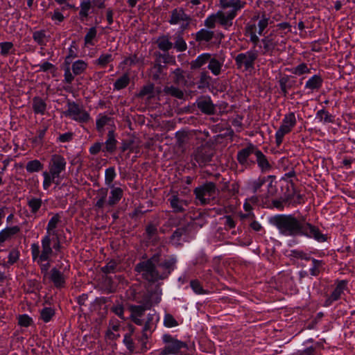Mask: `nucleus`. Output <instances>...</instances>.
I'll return each instance as SVG.
<instances>
[{
    "instance_id": "obj_54",
    "label": "nucleus",
    "mask_w": 355,
    "mask_h": 355,
    "mask_svg": "<svg viewBox=\"0 0 355 355\" xmlns=\"http://www.w3.org/2000/svg\"><path fill=\"white\" fill-rule=\"evenodd\" d=\"M55 315L54 310L51 307H45L40 312V318L44 322H49Z\"/></svg>"
},
{
    "instance_id": "obj_34",
    "label": "nucleus",
    "mask_w": 355,
    "mask_h": 355,
    "mask_svg": "<svg viewBox=\"0 0 355 355\" xmlns=\"http://www.w3.org/2000/svg\"><path fill=\"white\" fill-rule=\"evenodd\" d=\"M111 122L113 123L112 118L105 114H99L96 121L97 131L103 133L104 131V127L107 125H110Z\"/></svg>"
},
{
    "instance_id": "obj_18",
    "label": "nucleus",
    "mask_w": 355,
    "mask_h": 355,
    "mask_svg": "<svg viewBox=\"0 0 355 355\" xmlns=\"http://www.w3.org/2000/svg\"><path fill=\"white\" fill-rule=\"evenodd\" d=\"M117 140L113 130H109L107 135V139L103 146L102 152L105 153L112 154L115 152L117 146Z\"/></svg>"
},
{
    "instance_id": "obj_62",
    "label": "nucleus",
    "mask_w": 355,
    "mask_h": 355,
    "mask_svg": "<svg viewBox=\"0 0 355 355\" xmlns=\"http://www.w3.org/2000/svg\"><path fill=\"white\" fill-rule=\"evenodd\" d=\"M164 324L166 327L170 328L178 326V323L172 315L166 314L164 319Z\"/></svg>"
},
{
    "instance_id": "obj_32",
    "label": "nucleus",
    "mask_w": 355,
    "mask_h": 355,
    "mask_svg": "<svg viewBox=\"0 0 355 355\" xmlns=\"http://www.w3.org/2000/svg\"><path fill=\"white\" fill-rule=\"evenodd\" d=\"M211 54L204 53L198 55L194 60L191 62V68L192 69H199L205 64L209 63Z\"/></svg>"
},
{
    "instance_id": "obj_41",
    "label": "nucleus",
    "mask_w": 355,
    "mask_h": 355,
    "mask_svg": "<svg viewBox=\"0 0 355 355\" xmlns=\"http://www.w3.org/2000/svg\"><path fill=\"white\" fill-rule=\"evenodd\" d=\"M114 60V57L111 53H101L94 64L101 68L106 67L110 63Z\"/></svg>"
},
{
    "instance_id": "obj_26",
    "label": "nucleus",
    "mask_w": 355,
    "mask_h": 355,
    "mask_svg": "<svg viewBox=\"0 0 355 355\" xmlns=\"http://www.w3.org/2000/svg\"><path fill=\"white\" fill-rule=\"evenodd\" d=\"M214 35L215 33L213 31L202 28L195 34L194 39L199 44L209 42L213 40Z\"/></svg>"
},
{
    "instance_id": "obj_16",
    "label": "nucleus",
    "mask_w": 355,
    "mask_h": 355,
    "mask_svg": "<svg viewBox=\"0 0 355 355\" xmlns=\"http://www.w3.org/2000/svg\"><path fill=\"white\" fill-rule=\"evenodd\" d=\"M193 159L200 166H203L211 162L212 153L205 147H200L193 153Z\"/></svg>"
},
{
    "instance_id": "obj_33",
    "label": "nucleus",
    "mask_w": 355,
    "mask_h": 355,
    "mask_svg": "<svg viewBox=\"0 0 355 355\" xmlns=\"http://www.w3.org/2000/svg\"><path fill=\"white\" fill-rule=\"evenodd\" d=\"M323 80L320 75H314L305 84V88L311 90H318L322 85Z\"/></svg>"
},
{
    "instance_id": "obj_29",
    "label": "nucleus",
    "mask_w": 355,
    "mask_h": 355,
    "mask_svg": "<svg viewBox=\"0 0 355 355\" xmlns=\"http://www.w3.org/2000/svg\"><path fill=\"white\" fill-rule=\"evenodd\" d=\"M245 4V3L241 1V0H226L220 4V6L223 9L231 8L232 9L229 10V12H234V15H236L237 12L243 8Z\"/></svg>"
},
{
    "instance_id": "obj_13",
    "label": "nucleus",
    "mask_w": 355,
    "mask_h": 355,
    "mask_svg": "<svg viewBox=\"0 0 355 355\" xmlns=\"http://www.w3.org/2000/svg\"><path fill=\"white\" fill-rule=\"evenodd\" d=\"M257 147L252 144H250L245 148L241 149L238 151L236 155V159L238 162L243 166H250L254 164V162L250 159L252 155H256Z\"/></svg>"
},
{
    "instance_id": "obj_37",
    "label": "nucleus",
    "mask_w": 355,
    "mask_h": 355,
    "mask_svg": "<svg viewBox=\"0 0 355 355\" xmlns=\"http://www.w3.org/2000/svg\"><path fill=\"white\" fill-rule=\"evenodd\" d=\"M185 72L180 68L175 69L173 72V81L178 85L184 86L187 84Z\"/></svg>"
},
{
    "instance_id": "obj_20",
    "label": "nucleus",
    "mask_w": 355,
    "mask_h": 355,
    "mask_svg": "<svg viewBox=\"0 0 355 355\" xmlns=\"http://www.w3.org/2000/svg\"><path fill=\"white\" fill-rule=\"evenodd\" d=\"M256 162L262 173L269 172L272 166L266 156L259 149L256 151Z\"/></svg>"
},
{
    "instance_id": "obj_61",
    "label": "nucleus",
    "mask_w": 355,
    "mask_h": 355,
    "mask_svg": "<svg viewBox=\"0 0 355 355\" xmlns=\"http://www.w3.org/2000/svg\"><path fill=\"white\" fill-rule=\"evenodd\" d=\"M190 286L193 291L198 295L206 293V291L202 288V286L198 280L196 279L191 281Z\"/></svg>"
},
{
    "instance_id": "obj_3",
    "label": "nucleus",
    "mask_w": 355,
    "mask_h": 355,
    "mask_svg": "<svg viewBox=\"0 0 355 355\" xmlns=\"http://www.w3.org/2000/svg\"><path fill=\"white\" fill-rule=\"evenodd\" d=\"M160 261V254H155L152 257L146 261H142L135 266V271L139 273L144 279L148 282H155L164 279V275H161V272L156 267Z\"/></svg>"
},
{
    "instance_id": "obj_49",
    "label": "nucleus",
    "mask_w": 355,
    "mask_h": 355,
    "mask_svg": "<svg viewBox=\"0 0 355 355\" xmlns=\"http://www.w3.org/2000/svg\"><path fill=\"white\" fill-rule=\"evenodd\" d=\"M116 171L114 167H109L105 171V183L107 186H114L112 182L116 178Z\"/></svg>"
},
{
    "instance_id": "obj_19",
    "label": "nucleus",
    "mask_w": 355,
    "mask_h": 355,
    "mask_svg": "<svg viewBox=\"0 0 355 355\" xmlns=\"http://www.w3.org/2000/svg\"><path fill=\"white\" fill-rule=\"evenodd\" d=\"M188 227L187 226L179 227L171 235L170 242L173 245L178 246L182 244V241H186Z\"/></svg>"
},
{
    "instance_id": "obj_59",
    "label": "nucleus",
    "mask_w": 355,
    "mask_h": 355,
    "mask_svg": "<svg viewBox=\"0 0 355 355\" xmlns=\"http://www.w3.org/2000/svg\"><path fill=\"white\" fill-rule=\"evenodd\" d=\"M266 180L264 178H258L257 180H255L250 183V189L253 193H257L259 191L260 188L263 186V184L265 183Z\"/></svg>"
},
{
    "instance_id": "obj_42",
    "label": "nucleus",
    "mask_w": 355,
    "mask_h": 355,
    "mask_svg": "<svg viewBox=\"0 0 355 355\" xmlns=\"http://www.w3.org/2000/svg\"><path fill=\"white\" fill-rule=\"evenodd\" d=\"M312 267L310 268L309 272L312 276H318L324 270V263L322 260H318L314 258L311 259Z\"/></svg>"
},
{
    "instance_id": "obj_44",
    "label": "nucleus",
    "mask_w": 355,
    "mask_h": 355,
    "mask_svg": "<svg viewBox=\"0 0 355 355\" xmlns=\"http://www.w3.org/2000/svg\"><path fill=\"white\" fill-rule=\"evenodd\" d=\"M130 83V76L128 73H124L119 77L114 83V89L121 90L125 88Z\"/></svg>"
},
{
    "instance_id": "obj_56",
    "label": "nucleus",
    "mask_w": 355,
    "mask_h": 355,
    "mask_svg": "<svg viewBox=\"0 0 355 355\" xmlns=\"http://www.w3.org/2000/svg\"><path fill=\"white\" fill-rule=\"evenodd\" d=\"M153 317L150 315H148V320L145 322L143 330H142V337L141 338V341H145L148 339L149 334L148 331H151V321H152Z\"/></svg>"
},
{
    "instance_id": "obj_11",
    "label": "nucleus",
    "mask_w": 355,
    "mask_h": 355,
    "mask_svg": "<svg viewBox=\"0 0 355 355\" xmlns=\"http://www.w3.org/2000/svg\"><path fill=\"white\" fill-rule=\"evenodd\" d=\"M64 114L79 123H87L91 119L89 114L75 102L67 103V110Z\"/></svg>"
},
{
    "instance_id": "obj_21",
    "label": "nucleus",
    "mask_w": 355,
    "mask_h": 355,
    "mask_svg": "<svg viewBox=\"0 0 355 355\" xmlns=\"http://www.w3.org/2000/svg\"><path fill=\"white\" fill-rule=\"evenodd\" d=\"M245 36L250 38V41L254 44V48L259 42L258 27L255 22L250 21L245 26Z\"/></svg>"
},
{
    "instance_id": "obj_22",
    "label": "nucleus",
    "mask_w": 355,
    "mask_h": 355,
    "mask_svg": "<svg viewBox=\"0 0 355 355\" xmlns=\"http://www.w3.org/2000/svg\"><path fill=\"white\" fill-rule=\"evenodd\" d=\"M176 259L174 258H168L165 259L162 263H158L157 268L161 272V275H164V279L166 278L168 275L174 269Z\"/></svg>"
},
{
    "instance_id": "obj_39",
    "label": "nucleus",
    "mask_w": 355,
    "mask_h": 355,
    "mask_svg": "<svg viewBox=\"0 0 355 355\" xmlns=\"http://www.w3.org/2000/svg\"><path fill=\"white\" fill-rule=\"evenodd\" d=\"M263 45V50L262 54H272L273 50L276 46V42L274 41L271 35L264 37L261 40Z\"/></svg>"
},
{
    "instance_id": "obj_40",
    "label": "nucleus",
    "mask_w": 355,
    "mask_h": 355,
    "mask_svg": "<svg viewBox=\"0 0 355 355\" xmlns=\"http://www.w3.org/2000/svg\"><path fill=\"white\" fill-rule=\"evenodd\" d=\"M87 63L83 60H78L72 64L71 70L74 76L83 74L87 68Z\"/></svg>"
},
{
    "instance_id": "obj_14",
    "label": "nucleus",
    "mask_w": 355,
    "mask_h": 355,
    "mask_svg": "<svg viewBox=\"0 0 355 355\" xmlns=\"http://www.w3.org/2000/svg\"><path fill=\"white\" fill-rule=\"evenodd\" d=\"M347 281L339 280L336 283V287L331 295L327 298L324 303V306H330L334 302L338 300L344 291L347 289Z\"/></svg>"
},
{
    "instance_id": "obj_23",
    "label": "nucleus",
    "mask_w": 355,
    "mask_h": 355,
    "mask_svg": "<svg viewBox=\"0 0 355 355\" xmlns=\"http://www.w3.org/2000/svg\"><path fill=\"white\" fill-rule=\"evenodd\" d=\"M49 278L57 288H62L65 286V276L55 268L51 269Z\"/></svg>"
},
{
    "instance_id": "obj_55",
    "label": "nucleus",
    "mask_w": 355,
    "mask_h": 355,
    "mask_svg": "<svg viewBox=\"0 0 355 355\" xmlns=\"http://www.w3.org/2000/svg\"><path fill=\"white\" fill-rule=\"evenodd\" d=\"M78 57L77 46L75 42H73L69 49V53L65 58V64L69 65L71 60Z\"/></svg>"
},
{
    "instance_id": "obj_31",
    "label": "nucleus",
    "mask_w": 355,
    "mask_h": 355,
    "mask_svg": "<svg viewBox=\"0 0 355 355\" xmlns=\"http://www.w3.org/2000/svg\"><path fill=\"white\" fill-rule=\"evenodd\" d=\"M32 107L35 114L44 115L46 110V103L41 97L35 96L33 98Z\"/></svg>"
},
{
    "instance_id": "obj_57",
    "label": "nucleus",
    "mask_w": 355,
    "mask_h": 355,
    "mask_svg": "<svg viewBox=\"0 0 355 355\" xmlns=\"http://www.w3.org/2000/svg\"><path fill=\"white\" fill-rule=\"evenodd\" d=\"M139 62L140 59L137 57V55L136 54H133L126 57L123 61L121 62V64L132 67L138 64Z\"/></svg>"
},
{
    "instance_id": "obj_53",
    "label": "nucleus",
    "mask_w": 355,
    "mask_h": 355,
    "mask_svg": "<svg viewBox=\"0 0 355 355\" xmlns=\"http://www.w3.org/2000/svg\"><path fill=\"white\" fill-rule=\"evenodd\" d=\"M97 31L95 27L90 28L85 36L84 41L85 45L88 46H94V43L93 42L94 39L96 37Z\"/></svg>"
},
{
    "instance_id": "obj_2",
    "label": "nucleus",
    "mask_w": 355,
    "mask_h": 355,
    "mask_svg": "<svg viewBox=\"0 0 355 355\" xmlns=\"http://www.w3.org/2000/svg\"><path fill=\"white\" fill-rule=\"evenodd\" d=\"M67 162L63 156L59 154L51 155L49 162V171H44L42 175L44 177L43 189H49L53 183L59 184L60 182L58 179L60 174L66 169Z\"/></svg>"
},
{
    "instance_id": "obj_5",
    "label": "nucleus",
    "mask_w": 355,
    "mask_h": 355,
    "mask_svg": "<svg viewBox=\"0 0 355 355\" xmlns=\"http://www.w3.org/2000/svg\"><path fill=\"white\" fill-rule=\"evenodd\" d=\"M42 250H40L38 243H33L31 245L32 259L37 263L49 261L53 251L51 247V239L44 236L41 241Z\"/></svg>"
},
{
    "instance_id": "obj_25",
    "label": "nucleus",
    "mask_w": 355,
    "mask_h": 355,
    "mask_svg": "<svg viewBox=\"0 0 355 355\" xmlns=\"http://www.w3.org/2000/svg\"><path fill=\"white\" fill-rule=\"evenodd\" d=\"M109 187L111 189V191L107 203L109 206L112 207L116 205L123 198V190L120 187H116L114 186Z\"/></svg>"
},
{
    "instance_id": "obj_60",
    "label": "nucleus",
    "mask_w": 355,
    "mask_h": 355,
    "mask_svg": "<svg viewBox=\"0 0 355 355\" xmlns=\"http://www.w3.org/2000/svg\"><path fill=\"white\" fill-rule=\"evenodd\" d=\"M175 137L180 147H183L188 141V134L186 132H178Z\"/></svg>"
},
{
    "instance_id": "obj_48",
    "label": "nucleus",
    "mask_w": 355,
    "mask_h": 355,
    "mask_svg": "<svg viewBox=\"0 0 355 355\" xmlns=\"http://www.w3.org/2000/svg\"><path fill=\"white\" fill-rule=\"evenodd\" d=\"M316 118L324 123H334V116L324 109L317 112Z\"/></svg>"
},
{
    "instance_id": "obj_50",
    "label": "nucleus",
    "mask_w": 355,
    "mask_h": 355,
    "mask_svg": "<svg viewBox=\"0 0 355 355\" xmlns=\"http://www.w3.org/2000/svg\"><path fill=\"white\" fill-rule=\"evenodd\" d=\"M119 263L116 260H111L101 268L103 272L105 274L115 273L119 271Z\"/></svg>"
},
{
    "instance_id": "obj_47",
    "label": "nucleus",
    "mask_w": 355,
    "mask_h": 355,
    "mask_svg": "<svg viewBox=\"0 0 355 355\" xmlns=\"http://www.w3.org/2000/svg\"><path fill=\"white\" fill-rule=\"evenodd\" d=\"M290 71L295 76H302L311 73V68H309L307 64L302 62L295 67H293Z\"/></svg>"
},
{
    "instance_id": "obj_8",
    "label": "nucleus",
    "mask_w": 355,
    "mask_h": 355,
    "mask_svg": "<svg viewBox=\"0 0 355 355\" xmlns=\"http://www.w3.org/2000/svg\"><path fill=\"white\" fill-rule=\"evenodd\" d=\"M191 21V17L182 7L175 8L169 12L168 22L173 26H180L181 31L188 29Z\"/></svg>"
},
{
    "instance_id": "obj_4",
    "label": "nucleus",
    "mask_w": 355,
    "mask_h": 355,
    "mask_svg": "<svg viewBox=\"0 0 355 355\" xmlns=\"http://www.w3.org/2000/svg\"><path fill=\"white\" fill-rule=\"evenodd\" d=\"M162 341L164 346L159 350V355H189L182 351L183 349H188L187 343L179 340L170 334H164Z\"/></svg>"
},
{
    "instance_id": "obj_52",
    "label": "nucleus",
    "mask_w": 355,
    "mask_h": 355,
    "mask_svg": "<svg viewBox=\"0 0 355 355\" xmlns=\"http://www.w3.org/2000/svg\"><path fill=\"white\" fill-rule=\"evenodd\" d=\"M42 204V199L33 198L28 200V206L29 207L31 213L36 214L40 209Z\"/></svg>"
},
{
    "instance_id": "obj_15",
    "label": "nucleus",
    "mask_w": 355,
    "mask_h": 355,
    "mask_svg": "<svg viewBox=\"0 0 355 355\" xmlns=\"http://www.w3.org/2000/svg\"><path fill=\"white\" fill-rule=\"evenodd\" d=\"M196 105L203 114L207 115H212L216 112V106L208 96H202L198 98L196 101Z\"/></svg>"
},
{
    "instance_id": "obj_7",
    "label": "nucleus",
    "mask_w": 355,
    "mask_h": 355,
    "mask_svg": "<svg viewBox=\"0 0 355 355\" xmlns=\"http://www.w3.org/2000/svg\"><path fill=\"white\" fill-rule=\"evenodd\" d=\"M297 124L295 112H290L284 116L282 123L275 132V144L279 147L283 142L286 135L289 134Z\"/></svg>"
},
{
    "instance_id": "obj_12",
    "label": "nucleus",
    "mask_w": 355,
    "mask_h": 355,
    "mask_svg": "<svg viewBox=\"0 0 355 355\" xmlns=\"http://www.w3.org/2000/svg\"><path fill=\"white\" fill-rule=\"evenodd\" d=\"M168 196V201L173 212L184 213L186 211L189 202L184 198L182 192L171 191Z\"/></svg>"
},
{
    "instance_id": "obj_9",
    "label": "nucleus",
    "mask_w": 355,
    "mask_h": 355,
    "mask_svg": "<svg viewBox=\"0 0 355 355\" xmlns=\"http://www.w3.org/2000/svg\"><path fill=\"white\" fill-rule=\"evenodd\" d=\"M216 193V186L212 182H207L193 190L196 200L202 205L209 204L215 198Z\"/></svg>"
},
{
    "instance_id": "obj_27",
    "label": "nucleus",
    "mask_w": 355,
    "mask_h": 355,
    "mask_svg": "<svg viewBox=\"0 0 355 355\" xmlns=\"http://www.w3.org/2000/svg\"><path fill=\"white\" fill-rule=\"evenodd\" d=\"M60 216L59 214H54L49 220L46 226V233L45 236H58V231L56 228L58 225L60 223Z\"/></svg>"
},
{
    "instance_id": "obj_51",
    "label": "nucleus",
    "mask_w": 355,
    "mask_h": 355,
    "mask_svg": "<svg viewBox=\"0 0 355 355\" xmlns=\"http://www.w3.org/2000/svg\"><path fill=\"white\" fill-rule=\"evenodd\" d=\"M164 92L166 94L171 95L178 99H182L184 97V92L181 89L173 86L166 87L164 88Z\"/></svg>"
},
{
    "instance_id": "obj_43",
    "label": "nucleus",
    "mask_w": 355,
    "mask_h": 355,
    "mask_svg": "<svg viewBox=\"0 0 355 355\" xmlns=\"http://www.w3.org/2000/svg\"><path fill=\"white\" fill-rule=\"evenodd\" d=\"M79 17L80 20L84 21L89 16V11L92 8L91 0H82L80 5Z\"/></svg>"
},
{
    "instance_id": "obj_17",
    "label": "nucleus",
    "mask_w": 355,
    "mask_h": 355,
    "mask_svg": "<svg viewBox=\"0 0 355 355\" xmlns=\"http://www.w3.org/2000/svg\"><path fill=\"white\" fill-rule=\"evenodd\" d=\"M147 307L144 305H131L129 307L130 311V319L137 325L143 324V320L141 318L144 316L145 311Z\"/></svg>"
},
{
    "instance_id": "obj_24",
    "label": "nucleus",
    "mask_w": 355,
    "mask_h": 355,
    "mask_svg": "<svg viewBox=\"0 0 355 355\" xmlns=\"http://www.w3.org/2000/svg\"><path fill=\"white\" fill-rule=\"evenodd\" d=\"M20 232V227L17 225L7 227L0 231V245L5 241L11 239Z\"/></svg>"
},
{
    "instance_id": "obj_1",
    "label": "nucleus",
    "mask_w": 355,
    "mask_h": 355,
    "mask_svg": "<svg viewBox=\"0 0 355 355\" xmlns=\"http://www.w3.org/2000/svg\"><path fill=\"white\" fill-rule=\"evenodd\" d=\"M270 223L277 227L281 234L286 236L304 235L318 242L327 240L326 235L321 233L318 227L306 223L304 217L297 218L293 214H278L272 217Z\"/></svg>"
},
{
    "instance_id": "obj_28",
    "label": "nucleus",
    "mask_w": 355,
    "mask_h": 355,
    "mask_svg": "<svg viewBox=\"0 0 355 355\" xmlns=\"http://www.w3.org/2000/svg\"><path fill=\"white\" fill-rule=\"evenodd\" d=\"M33 39L36 44L43 49L49 42L50 35L46 34L45 30H39L33 33Z\"/></svg>"
},
{
    "instance_id": "obj_46",
    "label": "nucleus",
    "mask_w": 355,
    "mask_h": 355,
    "mask_svg": "<svg viewBox=\"0 0 355 355\" xmlns=\"http://www.w3.org/2000/svg\"><path fill=\"white\" fill-rule=\"evenodd\" d=\"M43 168V164L38 159L29 161L26 165V169L28 173L39 172L42 171Z\"/></svg>"
},
{
    "instance_id": "obj_45",
    "label": "nucleus",
    "mask_w": 355,
    "mask_h": 355,
    "mask_svg": "<svg viewBox=\"0 0 355 355\" xmlns=\"http://www.w3.org/2000/svg\"><path fill=\"white\" fill-rule=\"evenodd\" d=\"M157 46L160 50L167 51L173 47V43L170 41L168 35H163L158 38Z\"/></svg>"
},
{
    "instance_id": "obj_6",
    "label": "nucleus",
    "mask_w": 355,
    "mask_h": 355,
    "mask_svg": "<svg viewBox=\"0 0 355 355\" xmlns=\"http://www.w3.org/2000/svg\"><path fill=\"white\" fill-rule=\"evenodd\" d=\"M236 15L234 12L229 11L218 10L216 13L208 16L205 21V26L209 29H213L216 27L218 22L225 29H228L233 24V19Z\"/></svg>"
},
{
    "instance_id": "obj_30",
    "label": "nucleus",
    "mask_w": 355,
    "mask_h": 355,
    "mask_svg": "<svg viewBox=\"0 0 355 355\" xmlns=\"http://www.w3.org/2000/svg\"><path fill=\"white\" fill-rule=\"evenodd\" d=\"M245 4V3L241 1V0H226L220 4V6L223 9L231 8L232 9L229 10V12H234V15H236L237 12L243 8Z\"/></svg>"
},
{
    "instance_id": "obj_63",
    "label": "nucleus",
    "mask_w": 355,
    "mask_h": 355,
    "mask_svg": "<svg viewBox=\"0 0 355 355\" xmlns=\"http://www.w3.org/2000/svg\"><path fill=\"white\" fill-rule=\"evenodd\" d=\"M1 54L3 56L7 55L10 51L13 48V44L10 42L0 43Z\"/></svg>"
},
{
    "instance_id": "obj_10",
    "label": "nucleus",
    "mask_w": 355,
    "mask_h": 355,
    "mask_svg": "<svg viewBox=\"0 0 355 355\" xmlns=\"http://www.w3.org/2000/svg\"><path fill=\"white\" fill-rule=\"evenodd\" d=\"M258 55V51L254 47L245 53H239L234 58L237 69L245 71L254 69Z\"/></svg>"
},
{
    "instance_id": "obj_64",
    "label": "nucleus",
    "mask_w": 355,
    "mask_h": 355,
    "mask_svg": "<svg viewBox=\"0 0 355 355\" xmlns=\"http://www.w3.org/2000/svg\"><path fill=\"white\" fill-rule=\"evenodd\" d=\"M103 144L101 142H95L93 144L89 149V152L91 155H97L99 152L103 150Z\"/></svg>"
},
{
    "instance_id": "obj_58",
    "label": "nucleus",
    "mask_w": 355,
    "mask_h": 355,
    "mask_svg": "<svg viewBox=\"0 0 355 355\" xmlns=\"http://www.w3.org/2000/svg\"><path fill=\"white\" fill-rule=\"evenodd\" d=\"M269 18L266 17L265 15H263L262 17L259 20L257 26L258 27V35H262L263 31L268 26Z\"/></svg>"
},
{
    "instance_id": "obj_36",
    "label": "nucleus",
    "mask_w": 355,
    "mask_h": 355,
    "mask_svg": "<svg viewBox=\"0 0 355 355\" xmlns=\"http://www.w3.org/2000/svg\"><path fill=\"white\" fill-rule=\"evenodd\" d=\"M294 82L291 80L288 76L282 77L279 80V84L281 89V92L284 96H286L288 91L292 88Z\"/></svg>"
},
{
    "instance_id": "obj_35",
    "label": "nucleus",
    "mask_w": 355,
    "mask_h": 355,
    "mask_svg": "<svg viewBox=\"0 0 355 355\" xmlns=\"http://www.w3.org/2000/svg\"><path fill=\"white\" fill-rule=\"evenodd\" d=\"M223 62L211 57L207 67L214 76H218L221 72Z\"/></svg>"
},
{
    "instance_id": "obj_38",
    "label": "nucleus",
    "mask_w": 355,
    "mask_h": 355,
    "mask_svg": "<svg viewBox=\"0 0 355 355\" xmlns=\"http://www.w3.org/2000/svg\"><path fill=\"white\" fill-rule=\"evenodd\" d=\"M182 32L178 31L173 36L175 40L174 48L179 52L184 51L187 49V44L182 35Z\"/></svg>"
}]
</instances>
